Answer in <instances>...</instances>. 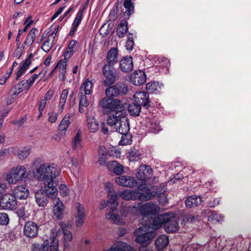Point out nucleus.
Instances as JSON below:
<instances>
[{"mask_svg": "<svg viewBox=\"0 0 251 251\" xmlns=\"http://www.w3.org/2000/svg\"><path fill=\"white\" fill-rule=\"evenodd\" d=\"M85 8L83 7L78 10L75 19L72 24V26H75V28H77L80 23L82 19V14Z\"/></svg>", "mask_w": 251, "mask_h": 251, "instance_id": "53", "label": "nucleus"}, {"mask_svg": "<svg viewBox=\"0 0 251 251\" xmlns=\"http://www.w3.org/2000/svg\"><path fill=\"white\" fill-rule=\"evenodd\" d=\"M106 166L108 170L112 171L116 175L120 176L124 172V167L116 161L107 162Z\"/></svg>", "mask_w": 251, "mask_h": 251, "instance_id": "26", "label": "nucleus"}, {"mask_svg": "<svg viewBox=\"0 0 251 251\" xmlns=\"http://www.w3.org/2000/svg\"><path fill=\"white\" fill-rule=\"evenodd\" d=\"M29 173L22 165L11 168L7 172L5 180L9 184H16L28 178Z\"/></svg>", "mask_w": 251, "mask_h": 251, "instance_id": "5", "label": "nucleus"}, {"mask_svg": "<svg viewBox=\"0 0 251 251\" xmlns=\"http://www.w3.org/2000/svg\"><path fill=\"white\" fill-rule=\"evenodd\" d=\"M30 149L27 147H22L17 150L15 155L20 160H25L30 154Z\"/></svg>", "mask_w": 251, "mask_h": 251, "instance_id": "38", "label": "nucleus"}, {"mask_svg": "<svg viewBox=\"0 0 251 251\" xmlns=\"http://www.w3.org/2000/svg\"><path fill=\"white\" fill-rule=\"evenodd\" d=\"M137 210L135 205L125 207L123 209V212L120 216L118 214L114 213L116 210H110L106 215L107 220L111 221L113 224L118 225H124L129 221L127 218L133 215V212Z\"/></svg>", "mask_w": 251, "mask_h": 251, "instance_id": "4", "label": "nucleus"}, {"mask_svg": "<svg viewBox=\"0 0 251 251\" xmlns=\"http://www.w3.org/2000/svg\"><path fill=\"white\" fill-rule=\"evenodd\" d=\"M86 125L89 131L91 133H96L100 128L99 124L97 120L93 115L87 116Z\"/></svg>", "mask_w": 251, "mask_h": 251, "instance_id": "21", "label": "nucleus"}, {"mask_svg": "<svg viewBox=\"0 0 251 251\" xmlns=\"http://www.w3.org/2000/svg\"><path fill=\"white\" fill-rule=\"evenodd\" d=\"M76 212L75 216L85 217L86 213L84 206L80 203H77L75 206Z\"/></svg>", "mask_w": 251, "mask_h": 251, "instance_id": "56", "label": "nucleus"}, {"mask_svg": "<svg viewBox=\"0 0 251 251\" xmlns=\"http://www.w3.org/2000/svg\"><path fill=\"white\" fill-rule=\"evenodd\" d=\"M60 168L54 164L44 163L36 170L35 176L39 180L54 179L60 173Z\"/></svg>", "mask_w": 251, "mask_h": 251, "instance_id": "2", "label": "nucleus"}, {"mask_svg": "<svg viewBox=\"0 0 251 251\" xmlns=\"http://www.w3.org/2000/svg\"><path fill=\"white\" fill-rule=\"evenodd\" d=\"M164 86L162 83L158 81H152L147 83L146 85V89L150 93L158 94L163 88Z\"/></svg>", "mask_w": 251, "mask_h": 251, "instance_id": "24", "label": "nucleus"}, {"mask_svg": "<svg viewBox=\"0 0 251 251\" xmlns=\"http://www.w3.org/2000/svg\"><path fill=\"white\" fill-rule=\"evenodd\" d=\"M127 31V22L126 20H122L119 25L117 34L120 38L124 37Z\"/></svg>", "mask_w": 251, "mask_h": 251, "instance_id": "40", "label": "nucleus"}, {"mask_svg": "<svg viewBox=\"0 0 251 251\" xmlns=\"http://www.w3.org/2000/svg\"><path fill=\"white\" fill-rule=\"evenodd\" d=\"M127 158L130 162L137 161L141 159V154L137 150L131 149L127 153Z\"/></svg>", "mask_w": 251, "mask_h": 251, "instance_id": "45", "label": "nucleus"}, {"mask_svg": "<svg viewBox=\"0 0 251 251\" xmlns=\"http://www.w3.org/2000/svg\"><path fill=\"white\" fill-rule=\"evenodd\" d=\"M118 195L116 193H113L108 195V206L110 210H117L119 203L117 201Z\"/></svg>", "mask_w": 251, "mask_h": 251, "instance_id": "36", "label": "nucleus"}, {"mask_svg": "<svg viewBox=\"0 0 251 251\" xmlns=\"http://www.w3.org/2000/svg\"><path fill=\"white\" fill-rule=\"evenodd\" d=\"M147 124L151 132L152 133H157L161 130L159 124L154 119L148 121Z\"/></svg>", "mask_w": 251, "mask_h": 251, "instance_id": "43", "label": "nucleus"}, {"mask_svg": "<svg viewBox=\"0 0 251 251\" xmlns=\"http://www.w3.org/2000/svg\"><path fill=\"white\" fill-rule=\"evenodd\" d=\"M72 115L70 113L66 114L61 120L59 126L58 130L62 134H65L69 127L71 122L70 119Z\"/></svg>", "mask_w": 251, "mask_h": 251, "instance_id": "30", "label": "nucleus"}, {"mask_svg": "<svg viewBox=\"0 0 251 251\" xmlns=\"http://www.w3.org/2000/svg\"><path fill=\"white\" fill-rule=\"evenodd\" d=\"M161 190L158 189L157 190V194L158 195V201L160 203L163 204H165L168 203V199L167 196L164 193V192L166 191V186L165 184H162L160 186Z\"/></svg>", "mask_w": 251, "mask_h": 251, "instance_id": "39", "label": "nucleus"}, {"mask_svg": "<svg viewBox=\"0 0 251 251\" xmlns=\"http://www.w3.org/2000/svg\"><path fill=\"white\" fill-rule=\"evenodd\" d=\"M158 63L157 64L161 67H168L170 64L169 60L165 57H160L157 58Z\"/></svg>", "mask_w": 251, "mask_h": 251, "instance_id": "61", "label": "nucleus"}, {"mask_svg": "<svg viewBox=\"0 0 251 251\" xmlns=\"http://www.w3.org/2000/svg\"><path fill=\"white\" fill-rule=\"evenodd\" d=\"M121 134L122 135V136L121 140L119 141L120 145L125 146L131 144L132 136L130 134H129V132Z\"/></svg>", "mask_w": 251, "mask_h": 251, "instance_id": "52", "label": "nucleus"}, {"mask_svg": "<svg viewBox=\"0 0 251 251\" xmlns=\"http://www.w3.org/2000/svg\"><path fill=\"white\" fill-rule=\"evenodd\" d=\"M147 76L145 73L139 70L134 71L129 76L130 82L136 86H141L146 81Z\"/></svg>", "mask_w": 251, "mask_h": 251, "instance_id": "14", "label": "nucleus"}, {"mask_svg": "<svg viewBox=\"0 0 251 251\" xmlns=\"http://www.w3.org/2000/svg\"><path fill=\"white\" fill-rule=\"evenodd\" d=\"M89 103L86 95L80 94L79 106L86 107L89 105Z\"/></svg>", "mask_w": 251, "mask_h": 251, "instance_id": "63", "label": "nucleus"}, {"mask_svg": "<svg viewBox=\"0 0 251 251\" xmlns=\"http://www.w3.org/2000/svg\"><path fill=\"white\" fill-rule=\"evenodd\" d=\"M38 226L34 222L28 221L25 223L24 227V233L27 237L33 238L35 237L38 234Z\"/></svg>", "mask_w": 251, "mask_h": 251, "instance_id": "17", "label": "nucleus"}, {"mask_svg": "<svg viewBox=\"0 0 251 251\" xmlns=\"http://www.w3.org/2000/svg\"><path fill=\"white\" fill-rule=\"evenodd\" d=\"M133 100L140 106H146L150 102L149 95L144 91L137 92L134 95Z\"/></svg>", "mask_w": 251, "mask_h": 251, "instance_id": "18", "label": "nucleus"}, {"mask_svg": "<svg viewBox=\"0 0 251 251\" xmlns=\"http://www.w3.org/2000/svg\"><path fill=\"white\" fill-rule=\"evenodd\" d=\"M165 231L167 232H174L178 229V224L176 219L171 217L169 215V220L166 221L164 225Z\"/></svg>", "mask_w": 251, "mask_h": 251, "instance_id": "25", "label": "nucleus"}, {"mask_svg": "<svg viewBox=\"0 0 251 251\" xmlns=\"http://www.w3.org/2000/svg\"><path fill=\"white\" fill-rule=\"evenodd\" d=\"M139 212L144 217L155 215L160 210L159 206L155 202H150L139 207Z\"/></svg>", "mask_w": 251, "mask_h": 251, "instance_id": "9", "label": "nucleus"}, {"mask_svg": "<svg viewBox=\"0 0 251 251\" xmlns=\"http://www.w3.org/2000/svg\"><path fill=\"white\" fill-rule=\"evenodd\" d=\"M102 72L104 77L103 83L105 86H109L115 82L116 80V75L113 66L104 65Z\"/></svg>", "mask_w": 251, "mask_h": 251, "instance_id": "10", "label": "nucleus"}, {"mask_svg": "<svg viewBox=\"0 0 251 251\" xmlns=\"http://www.w3.org/2000/svg\"><path fill=\"white\" fill-rule=\"evenodd\" d=\"M70 161L73 169L76 171H78L80 168V164L77 159L75 157H71Z\"/></svg>", "mask_w": 251, "mask_h": 251, "instance_id": "59", "label": "nucleus"}, {"mask_svg": "<svg viewBox=\"0 0 251 251\" xmlns=\"http://www.w3.org/2000/svg\"><path fill=\"white\" fill-rule=\"evenodd\" d=\"M73 148L75 150L81 148V133L80 131H78L75 136L72 139Z\"/></svg>", "mask_w": 251, "mask_h": 251, "instance_id": "46", "label": "nucleus"}, {"mask_svg": "<svg viewBox=\"0 0 251 251\" xmlns=\"http://www.w3.org/2000/svg\"><path fill=\"white\" fill-rule=\"evenodd\" d=\"M118 86L117 89L120 95H125L128 92V88L126 84L123 83H119L116 84Z\"/></svg>", "mask_w": 251, "mask_h": 251, "instance_id": "58", "label": "nucleus"}, {"mask_svg": "<svg viewBox=\"0 0 251 251\" xmlns=\"http://www.w3.org/2000/svg\"><path fill=\"white\" fill-rule=\"evenodd\" d=\"M120 67L123 72L127 73L131 71L133 68L132 58L130 56L125 57L120 61Z\"/></svg>", "mask_w": 251, "mask_h": 251, "instance_id": "23", "label": "nucleus"}, {"mask_svg": "<svg viewBox=\"0 0 251 251\" xmlns=\"http://www.w3.org/2000/svg\"><path fill=\"white\" fill-rule=\"evenodd\" d=\"M67 62L65 60L60 59V61L56 64L53 70L51 72L50 75L53 73L55 70L58 68L59 75L58 77L62 81H64L65 79V73L67 68Z\"/></svg>", "mask_w": 251, "mask_h": 251, "instance_id": "22", "label": "nucleus"}, {"mask_svg": "<svg viewBox=\"0 0 251 251\" xmlns=\"http://www.w3.org/2000/svg\"><path fill=\"white\" fill-rule=\"evenodd\" d=\"M60 227L62 228L63 239L64 246L65 249H68L71 246V243L73 240V235L71 231L69 230L72 225L71 224L68 223L66 224L64 222L61 221L59 223Z\"/></svg>", "mask_w": 251, "mask_h": 251, "instance_id": "13", "label": "nucleus"}, {"mask_svg": "<svg viewBox=\"0 0 251 251\" xmlns=\"http://www.w3.org/2000/svg\"><path fill=\"white\" fill-rule=\"evenodd\" d=\"M38 75L37 74H34L32 75L31 77H30L27 80H24L26 81V85H27V87L26 88V90H28L30 87L33 85V84L35 81L36 79L37 78Z\"/></svg>", "mask_w": 251, "mask_h": 251, "instance_id": "60", "label": "nucleus"}, {"mask_svg": "<svg viewBox=\"0 0 251 251\" xmlns=\"http://www.w3.org/2000/svg\"><path fill=\"white\" fill-rule=\"evenodd\" d=\"M152 175V170L149 165H142L135 170V176L136 178L143 184H146Z\"/></svg>", "mask_w": 251, "mask_h": 251, "instance_id": "8", "label": "nucleus"}, {"mask_svg": "<svg viewBox=\"0 0 251 251\" xmlns=\"http://www.w3.org/2000/svg\"><path fill=\"white\" fill-rule=\"evenodd\" d=\"M159 224H155L154 227H151L150 224L145 225L137 228L134 231L136 242L145 246L149 245L155 236V231L159 228Z\"/></svg>", "mask_w": 251, "mask_h": 251, "instance_id": "1", "label": "nucleus"}, {"mask_svg": "<svg viewBox=\"0 0 251 251\" xmlns=\"http://www.w3.org/2000/svg\"><path fill=\"white\" fill-rule=\"evenodd\" d=\"M32 54H30L27 58L20 64L19 68L16 73V79L18 80L25 73L31 64L30 58Z\"/></svg>", "mask_w": 251, "mask_h": 251, "instance_id": "29", "label": "nucleus"}, {"mask_svg": "<svg viewBox=\"0 0 251 251\" xmlns=\"http://www.w3.org/2000/svg\"><path fill=\"white\" fill-rule=\"evenodd\" d=\"M115 181L117 184L121 186L133 188L137 184L136 180L131 176L125 175L116 177Z\"/></svg>", "mask_w": 251, "mask_h": 251, "instance_id": "16", "label": "nucleus"}, {"mask_svg": "<svg viewBox=\"0 0 251 251\" xmlns=\"http://www.w3.org/2000/svg\"><path fill=\"white\" fill-rule=\"evenodd\" d=\"M12 193L15 199L18 198L21 200L25 199L28 196V189L23 185H19L15 187Z\"/></svg>", "mask_w": 251, "mask_h": 251, "instance_id": "19", "label": "nucleus"}, {"mask_svg": "<svg viewBox=\"0 0 251 251\" xmlns=\"http://www.w3.org/2000/svg\"><path fill=\"white\" fill-rule=\"evenodd\" d=\"M169 220V215L168 214H162L158 215L156 217L154 218L152 220V222L151 221H146L147 223V224H150V226L151 227H154L155 224H159L160 226L159 228H160L162 225H165V223L167 220Z\"/></svg>", "mask_w": 251, "mask_h": 251, "instance_id": "34", "label": "nucleus"}, {"mask_svg": "<svg viewBox=\"0 0 251 251\" xmlns=\"http://www.w3.org/2000/svg\"><path fill=\"white\" fill-rule=\"evenodd\" d=\"M100 106L103 111L109 115H120L124 112V106L118 99L104 98L99 102Z\"/></svg>", "mask_w": 251, "mask_h": 251, "instance_id": "6", "label": "nucleus"}, {"mask_svg": "<svg viewBox=\"0 0 251 251\" xmlns=\"http://www.w3.org/2000/svg\"><path fill=\"white\" fill-rule=\"evenodd\" d=\"M93 83L92 81L87 79L80 87V94L89 95L92 93Z\"/></svg>", "mask_w": 251, "mask_h": 251, "instance_id": "32", "label": "nucleus"}, {"mask_svg": "<svg viewBox=\"0 0 251 251\" xmlns=\"http://www.w3.org/2000/svg\"><path fill=\"white\" fill-rule=\"evenodd\" d=\"M59 192L62 197H69L70 191L69 187L65 184H60L58 187Z\"/></svg>", "mask_w": 251, "mask_h": 251, "instance_id": "54", "label": "nucleus"}, {"mask_svg": "<svg viewBox=\"0 0 251 251\" xmlns=\"http://www.w3.org/2000/svg\"><path fill=\"white\" fill-rule=\"evenodd\" d=\"M197 220H198V216H195L192 215H189L183 219L182 222L184 223H193Z\"/></svg>", "mask_w": 251, "mask_h": 251, "instance_id": "64", "label": "nucleus"}, {"mask_svg": "<svg viewBox=\"0 0 251 251\" xmlns=\"http://www.w3.org/2000/svg\"><path fill=\"white\" fill-rule=\"evenodd\" d=\"M109 157V150L105 147L101 146L98 148V162L100 166H105L107 157Z\"/></svg>", "mask_w": 251, "mask_h": 251, "instance_id": "20", "label": "nucleus"}, {"mask_svg": "<svg viewBox=\"0 0 251 251\" xmlns=\"http://www.w3.org/2000/svg\"><path fill=\"white\" fill-rule=\"evenodd\" d=\"M109 150V156H113L115 158H119L121 156L120 151L116 148H112Z\"/></svg>", "mask_w": 251, "mask_h": 251, "instance_id": "62", "label": "nucleus"}, {"mask_svg": "<svg viewBox=\"0 0 251 251\" xmlns=\"http://www.w3.org/2000/svg\"><path fill=\"white\" fill-rule=\"evenodd\" d=\"M25 87H27L26 85V81L24 80L19 82L17 84H16L14 89L12 90L13 94L12 95L14 96H18L19 94L22 93Z\"/></svg>", "mask_w": 251, "mask_h": 251, "instance_id": "49", "label": "nucleus"}, {"mask_svg": "<svg viewBox=\"0 0 251 251\" xmlns=\"http://www.w3.org/2000/svg\"><path fill=\"white\" fill-rule=\"evenodd\" d=\"M54 42V40L52 39V38H50L48 36V38L44 41L42 45V50L46 52H48L52 48Z\"/></svg>", "mask_w": 251, "mask_h": 251, "instance_id": "47", "label": "nucleus"}, {"mask_svg": "<svg viewBox=\"0 0 251 251\" xmlns=\"http://www.w3.org/2000/svg\"><path fill=\"white\" fill-rule=\"evenodd\" d=\"M58 182L54 179H50L44 182L43 186L41 189L44 192L46 196L52 200L58 198V190L57 188Z\"/></svg>", "mask_w": 251, "mask_h": 251, "instance_id": "7", "label": "nucleus"}, {"mask_svg": "<svg viewBox=\"0 0 251 251\" xmlns=\"http://www.w3.org/2000/svg\"><path fill=\"white\" fill-rule=\"evenodd\" d=\"M145 185V184H144ZM139 191L137 199L140 201H147L152 199L157 194L156 191L149 192V189L145 185H141L138 186Z\"/></svg>", "mask_w": 251, "mask_h": 251, "instance_id": "15", "label": "nucleus"}, {"mask_svg": "<svg viewBox=\"0 0 251 251\" xmlns=\"http://www.w3.org/2000/svg\"><path fill=\"white\" fill-rule=\"evenodd\" d=\"M38 30L36 28H32L30 31L28 32L25 40L24 42V44L28 47L31 46L34 42L36 34L37 33Z\"/></svg>", "mask_w": 251, "mask_h": 251, "instance_id": "41", "label": "nucleus"}, {"mask_svg": "<svg viewBox=\"0 0 251 251\" xmlns=\"http://www.w3.org/2000/svg\"><path fill=\"white\" fill-rule=\"evenodd\" d=\"M107 124L121 134L129 131V120L124 113L120 115H109L107 119Z\"/></svg>", "mask_w": 251, "mask_h": 251, "instance_id": "3", "label": "nucleus"}, {"mask_svg": "<svg viewBox=\"0 0 251 251\" xmlns=\"http://www.w3.org/2000/svg\"><path fill=\"white\" fill-rule=\"evenodd\" d=\"M50 245H48L50 251H58V240L54 238H50Z\"/></svg>", "mask_w": 251, "mask_h": 251, "instance_id": "57", "label": "nucleus"}, {"mask_svg": "<svg viewBox=\"0 0 251 251\" xmlns=\"http://www.w3.org/2000/svg\"><path fill=\"white\" fill-rule=\"evenodd\" d=\"M118 51L117 48H113L108 51L106 57L107 64L105 65L113 66L117 61Z\"/></svg>", "mask_w": 251, "mask_h": 251, "instance_id": "33", "label": "nucleus"}, {"mask_svg": "<svg viewBox=\"0 0 251 251\" xmlns=\"http://www.w3.org/2000/svg\"><path fill=\"white\" fill-rule=\"evenodd\" d=\"M124 6L126 9L124 15L125 16H127L129 17L134 12V3L131 0H125L124 2Z\"/></svg>", "mask_w": 251, "mask_h": 251, "instance_id": "44", "label": "nucleus"}, {"mask_svg": "<svg viewBox=\"0 0 251 251\" xmlns=\"http://www.w3.org/2000/svg\"><path fill=\"white\" fill-rule=\"evenodd\" d=\"M68 94V89H65L62 92L58 105V111L60 113H62L63 111L64 107L65 105Z\"/></svg>", "mask_w": 251, "mask_h": 251, "instance_id": "42", "label": "nucleus"}, {"mask_svg": "<svg viewBox=\"0 0 251 251\" xmlns=\"http://www.w3.org/2000/svg\"><path fill=\"white\" fill-rule=\"evenodd\" d=\"M53 215L58 220L63 219L64 216L65 206L60 198H58L52 201Z\"/></svg>", "mask_w": 251, "mask_h": 251, "instance_id": "12", "label": "nucleus"}, {"mask_svg": "<svg viewBox=\"0 0 251 251\" xmlns=\"http://www.w3.org/2000/svg\"><path fill=\"white\" fill-rule=\"evenodd\" d=\"M34 196L36 202L39 207H44L47 205L48 200L44 192L41 189L35 192Z\"/></svg>", "mask_w": 251, "mask_h": 251, "instance_id": "27", "label": "nucleus"}, {"mask_svg": "<svg viewBox=\"0 0 251 251\" xmlns=\"http://www.w3.org/2000/svg\"><path fill=\"white\" fill-rule=\"evenodd\" d=\"M168 243V237L165 235L159 236L155 241V245L158 250H162L166 248Z\"/></svg>", "mask_w": 251, "mask_h": 251, "instance_id": "37", "label": "nucleus"}, {"mask_svg": "<svg viewBox=\"0 0 251 251\" xmlns=\"http://www.w3.org/2000/svg\"><path fill=\"white\" fill-rule=\"evenodd\" d=\"M224 217L223 215L220 214H213L208 218V220L213 223H216L223 221Z\"/></svg>", "mask_w": 251, "mask_h": 251, "instance_id": "55", "label": "nucleus"}, {"mask_svg": "<svg viewBox=\"0 0 251 251\" xmlns=\"http://www.w3.org/2000/svg\"><path fill=\"white\" fill-rule=\"evenodd\" d=\"M102 251H133V249L126 243L117 242L109 249L103 250Z\"/></svg>", "mask_w": 251, "mask_h": 251, "instance_id": "28", "label": "nucleus"}, {"mask_svg": "<svg viewBox=\"0 0 251 251\" xmlns=\"http://www.w3.org/2000/svg\"><path fill=\"white\" fill-rule=\"evenodd\" d=\"M141 106L137 103H131L128 107V111L132 116H138L141 112Z\"/></svg>", "mask_w": 251, "mask_h": 251, "instance_id": "48", "label": "nucleus"}, {"mask_svg": "<svg viewBox=\"0 0 251 251\" xmlns=\"http://www.w3.org/2000/svg\"><path fill=\"white\" fill-rule=\"evenodd\" d=\"M118 86L116 84L107 88L105 90L106 96L110 98V97H116L119 95V92L117 89Z\"/></svg>", "mask_w": 251, "mask_h": 251, "instance_id": "51", "label": "nucleus"}, {"mask_svg": "<svg viewBox=\"0 0 251 251\" xmlns=\"http://www.w3.org/2000/svg\"><path fill=\"white\" fill-rule=\"evenodd\" d=\"M49 242L48 240H46L43 244L40 245L38 243H34L32 247L33 251H47L49 249L48 245Z\"/></svg>", "mask_w": 251, "mask_h": 251, "instance_id": "50", "label": "nucleus"}, {"mask_svg": "<svg viewBox=\"0 0 251 251\" xmlns=\"http://www.w3.org/2000/svg\"><path fill=\"white\" fill-rule=\"evenodd\" d=\"M138 191L126 189L119 193V196L122 199L129 201L137 199Z\"/></svg>", "mask_w": 251, "mask_h": 251, "instance_id": "31", "label": "nucleus"}, {"mask_svg": "<svg viewBox=\"0 0 251 251\" xmlns=\"http://www.w3.org/2000/svg\"><path fill=\"white\" fill-rule=\"evenodd\" d=\"M202 202V198L200 196H190L185 201L186 206L188 208H192L197 206Z\"/></svg>", "mask_w": 251, "mask_h": 251, "instance_id": "35", "label": "nucleus"}, {"mask_svg": "<svg viewBox=\"0 0 251 251\" xmlns=\"http://www.w3.org/2000/svg\"><path fill=\"white\" fill-rule=\"evenodd\" d=\"M17 201L13 195L6 193L0 198V207L2 209L12 210L16 208Z\"/></svg>", "mask_w": 251, "mask_h": 251, "instance_id": "11", "label": "nucleus"}]
</instances>
